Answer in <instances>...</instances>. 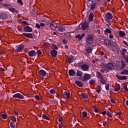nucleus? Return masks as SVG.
Returning <instances> with one entry per match:
<instances>
[{
  "label": "nucleus",
  "instance_id": "obj_17",
  "mask_svg": "<svg viewBox=\"0 0 128 128\" xmlns=\"http://www.w3.org/2000/svg\"><path fill=\"white\" fill-rule=\"evenodd\" d=\"M85 52L88 54H92V48L90 46H88L86 48Z\"/></svg>",
  "mask_w": 128,
  "mask_h": 128
},
{
  "label": "nucleus",
  "instance_id": "obj_33",
  "mask_svg": "<svg viewBox=\"0 0 128 128\" xmlns=\"http://www.w3.org/2000/svg\"><path fill=\"white\" fill-rule=\"evenodd\" d=\"M42 118L44 120H50V118H48V116H46V114H42Z\"/></svg>",
  "mask_w": 128,
  "mask_h": 128
},
{
  "label": "nucleus",
  "instance_id": "obj_2",
  "mask_svg": "<svg viewBox=\"0 0 128 128\" xmlns=\"http://www.w3.org/2000/svg\"><path fill=\"white\" fill-rule=\"evenodd\" d=\"M85 38L86 42L88 44H92L94 42V36L92 35L88 34Z\"/></svg>",
  "mask_w": 128,
  "mask_h": 128
},
{
  "label": "nucleus",
  "instance_id": "obj_58",
  "mask_svg": "<svg viewBox=\"0 0 128 128\" xmlns=\"http://www.w3.org/2000/svg\"><path fill=\"white\" fill-rule=\"evenodd\" d=\"M120 114H122V113L120 112H117L116 113L114 116H120Z\"/></svg>",
  "mask_w": 128,
  "mask_h": 128
},
{
  "label": "nucleus",
  "instance_id": "obj_60",
  "mask_svg": "<svg viewBox=\"0 0 128 128\" xmlns=\"http://www.w3.org/2000/svg\"><path fill=\"white\" fill-rule=\"evenodd\" d=\"M34 98L36 100H40V96L38 95L35 96Z\"/></svg>",
  "mask_w": 128,
  "mask_h": 128
},
{
  "label": "nucleus",
  "instance_id": "obj_59",
  "mask_svg": "<svg viewBox=\"0 0 128 128\" xmlns=\"http://www.w3.org/2000/svg\"><path fill=\"white\" fill-rule=\"evenodd\" d=\"M123 44H126V46H128V42H126V40H123Z\"/></svg>",
  "mask_w": 128,
  "mask_h": 128
},
{
  "label": "nucleus",
  "instance_id": "obj_53",
  "mask_svg": "<svg viewBox=\"0 0 128 128\" xmlns=\"http://www.w3.org/2000/svg\"><path fill=\"white\" fill-rule=\"evenodd\" d=\"M36 26L37 28H40V25L38 24H36Z\"/></svg>",
  "mask_w": 128,
  "mask_h": 128
},
{
  "label": "nucleus",
  "instance_id": "obj_40",
  "mask_svg": "<svg viewBox=\"0 0 128 128\" xmlns=\"http://www.w3.org/2000/svg\"><path fill=\"white\" fill-rule=\"evenodd\" d=\"M50 92L51 94H56V90L54 89H51L50 90Z\"/></svg>",
  "mask_w": 128,
  "mask_h": 128
},
{
  "label": "nucleus",
  "instance_id": "obj_18",
  "mask_svg": "<svg viewBox=\"0 0 128 128\" xmlns=\"http://www.w3.org/2000/svg\"><path fill=\"white\" fill-rule=\"evenodd\" d=\"M116 78H118V80H127L126 76H119L118 74H116Z\"/></svg>",
  "mask_w": 128,
  "mask_h": 128
},
{
  "label": "nucleus",
  "instance_id": "obj_42",
  "mask_svg": "<svg viewBox=\"0 0 128 128\" xmlns=\"http://www.w3.org/2000/svg\"><path fill=\"white\" fill-rule=\"evenodd\" d=\"M18 2L19 3L20 6H24V2H22V0H17Z\"/></svg>",
  "mask_w": 128,
  "mask_h": 128
},
{
  "label": "nucleus",
  "instance_id": "obj_19",
  "mask_svg": "<svg viewBox=\"0 0 128 128\" xmlns=\"http://www.w3.org/2000/svg\"><path fill=\"white\" fill-rule=\"evenodd\" d=\"M22 36H26V38H33L34 36H32V34L30 33H24L22 34Z\"/></svg>",
  "mask_w": 128,
  "mask_h": 128
},
{
  "label": "nucleus",
  "instance_id": "obj_56",
  "mask_svg": "<svg viewBox=\"0 0 128 128\" xmlns=\"http://www.w3.org/2000/svg\"><path fill=\"white\" fill-rule=\"evenodd\" d=\"M62 42H64V44H68V40H66V39H64Z\"/></svg>",
  "mask_w": 128,
  "mask_h": 128
},
{
  "label": "nucleus",
  "instance_id": "obj_54",
  "mask_svg": "<svg viewBox=\"0 0 128 128\" xmlns=\"http://www.w3.org/2000/svg\"><path fill=\"white\" fill-rule=\"evenodd\" d=\"M102 124H103L104 126H106V124H108V122H106V120H104L103 121Z\"/></svg>",
  "mask_w": 128,
  "mask_h": 128
},
{
  "label": "nucleus",
  "instance_id": "obj_43",
  "mask_svg": "<svg viewBox=\"0 0 128 128\" xmlns=\"http://www.w3.org/2000/svg\"><path fill=\"white\" fill-rule=\"evenodd\" d=\"M9 10H10V12H16V9H14V8H9Z\"/></svg>",
  "mask_w": 128,
  "mask_h": 128
},
{
  "label": "nucleus",
  "instance_id": "obj_25",
  "mask_svg": "<svg viewBox=\"0 0 128 128\" xmlns=\"http://www.w3.org/2000/svg\"><path fill=\"white\" fill-rule=\"evenodd\" d=\"M75 84L78 86H79V88H82L83 86V84L82 83V82H80V81H76L75 82Z\"/></svg>",
  "mask_w": 128,
  "mask_h": 128
},
{
  "label": "nucleus",
  "instance_id": "obj_11",
  "mask_svg": "<svg viewBox=\"0 0 128 128\" xmlns=\"http://www.w3.org/2000/svg\"><path fill=\"white\" fill-rule=\"evenodd\" d=\"M85 36H86L85 34H78L76 35L75 36V38H78V40H82L83 38H84Z\"/></svg>",
  "mask_w": 128,
  "mask_h": 128
},
{
  "label": "nucleus",
  "instance_id": "obj_23",
  "mask_svg": "<svg viewBox=\"0 0 128 128\" xmlns=\"http://www.w3.org/2000/svg\"><path fill=\"white\" fill-rule=\"evenodd\" d=\"M50 26L53 30H56V28H58V24L56 23H51Z\"/></svg>",
  "mask_w": 128,
  "mask_h": 128
},
{
  "label": "nucleus",
  "instance_id": "obj_34",
  "mask_svg": "<svg viewBox=\"0 0 128 128\" xmlns=\"http://www.w3.org/2000/svg\"><path fill=\"white\" fill-rule=\"evenodd\" d=\"M82 116L84 118H86L88 116V112H82Z\"/></svg>",
  "mask_w": 128,
  "mask_h": 128
},
{
  "label": "nucleus",
  "instance_id": "obj_45",
  "mask_svg": "<svg viewBox=\"0 0 128 128\" xmlns=\"http://www.w3.org/2000/svg\"><path fill=\"white\" fill-rule=\"evenodd\" d=\"M105 88L106 90H110V84H106L105 85Z\"/></svg>",
  "mask_w": 128,
  "mask_h": 128
},
{
  "label": "nucleus",
  "instance_id": "obj_13",
  "mask_svg": "<svg viewBox=\"0 0 128 128\" xmlns=\"http://www.w3.org/2000/svg\"><path fill=\"white\" fill-rule=\"evenodd\" d=\"M24 48V44H20L16 49V51L17 52H22Z\"/></svg>",
  "mask_w": 128,
  "mask_h": 128
},
{
  "label": "nucleus",
  "instance_id": "obj_32",
  "mask_svg": "<svg viewBox=\"0 0 128 128\" xmlns=\"http://www.w3.org/2000/svg\"><path fill=\"white\" fill-rule=\"evenodd\" d=\"M80 96L83 98H88V96L85 93H81Z\"/></svg>",
  "mask_w": 128,
  "mask_h": 128
},
{
  "label": "nucleus",
  "instance_id": "obj_50",
  "mask_svg": "<svg viewBox=\"0 0 128 128\" xmlns=\"http://www.w3.org/2000/svg\"><path fill=\"white\" fill-rule=\"evenodd\" d=\"M94 110L95 112H96V113L98 112V108H96V106H94Z\"/></svg>",
  "mask_w": 128,
  "mask_h": 128
},
{
  "label": "nucleus",
  "instance_id": "obj_6",
  "mask_svg": "<svg viewBox=\"0 0 128 128\" xmlns=\"http://www.w3.org/2000/svg\"><path fill=\"white\" fill-rule=\"evenodd\" d=\"M106 68L107 70H114V65L112 63L110 62L106 64Z\"/></svg>",
  "mask_w": 128,
  "mask_h": 128
},
{
  "label": "nucleus",
  "instance_id": "obj_4",
  "mask_svg": "<svg viewBox=\"0 0 128 128\" xmlns=\"http://www.w3.org/2000/svg\"><path fill=\"white\" fill-rule=\"evenodd\" d=\"M0 18L4 20H7V18H8V15L4 12H0Z\"/></svg>",
  "mask_w": 128,
  "mask_h": 128
},
{
  "label": "nucleus",
  "instance_id": "obj_46",
  "mask_svg": "<svg viewBox=\"0 0 128 128\" xmlns=\"http://www.w3.org/2000/svg\"><path fill=\"white\" fill-rule=\"evenodd\" d=\"M12 122H16V117L12 116L11 117Z\"/></svg>",
  "mask_w": 128,
  "mask_h": 128
},
{
  "label": "nucleus",
  "instance_id": "obj_63",
  "mask_svg": "<svg viewBox=\"0 0 128 128\" xmlns=\"http://www.w3.org/2000/svg\"><path fill=\"white\" fill-rule=\"evenodd\" d=\"M54 50H58V46H56V45H54Z\"/></svg>",
  "mask_w": 128,
  "mask_h": 128
},
{
  "label": "nucleus",
  "instance_id": "obj_31",
  "mask_svg": "<svg viewBox=\"0 0 128 128\" xmlns=\"http://www.w3.org/2000/svg\"><path fill=\"white\" fill-rule=\"evenodd\" d=\"M83 73L80 70H78L76 74V76H82Z\"/></svg>",
  "mask_w": 128,
  "mask_h": 128
},
{
  "label": "nucleus",
  "instance_id": "obj_30",
  "mask_svg": "<svg viewBox=\"0 0 128 128\" xmlns=\"http://www.w3.org/2000/svg\"><path fill=\"white\" fill-rule=\"evenodd\" d=\"M120 74H126V76H128V70L126 69L122 70L120 73Z\"/></svg>",
  "mask_w": 128,
  "mask_h": 128
},
{
  "label": "nucleus",
  "instance_id": "obj_49",
  "mask_svg": "<svg viewBox=\"0 0 128 128\" xmlns=\"http://www.w3.org/2000/svg\"><path fill=\"white\" fill-rule=\"evenodd\" d=\"M66 96L67 99L70 98V94L69 92H67L66 94Z\"/></svg>",
  "mask_w": 128,
  "mask_h": 128
},
{
  "label": "nucleus",
  "instance_id": "obj_14",
  "mask_svg": "<svg viewBox=\"0 0 128 128\" xmlns=\"http://www.w3.org/2000/svg\"><path fill=\"white\" fill-rule=\"evenodd\" d=\"M50 54L52 58H56V55L58 54V51L56 50H52L50 51Z\"/></svg>",
  "mask_w": 128,
  "mask_h": 128
},
{
  "label": "nucleus",
  "instance_id": "obj_47",
  "mask_svg": "<svg viewBox=\"0 0 128 128\" xmlns=\"http://www.w3.org/2000/svg\"><path fill=\"white\" fill-rule=\"evenodd\" d=\"M105 31L107 34H112V30L108 28H106Z\"/></svg>",
  "mask_w": 128,
  "mask_h": 128
},
{
  "label": "nucleus",
  "instance_id": "obj_35",
  "mask_svg": "<svg viewBox=\"0 0 128 128\" xmlns=\"http://www.w3.org/2000/svg\"><path fill=\"white\" fill-rule=\"evenodd\" d=\"M111 46H114V48H116V43L114 41H111Z\"/></svg>",
  "mask_w": 128,
  "mask_h": 128
},
{
  "label": "nucleus",
  "instance_id": "obj_29",
  "mask_svg": "<svg viewBox=\"0 0 128 128\" xmlns=\"http://www.w3.org/2000/svg\"><path fill=\"white\" fill-rule=\"evenodd\" d=\"M119 36L120 38L126 36V32H124L122 30H120L119 32Z\"/></svg>",
  "mask_w": 128,
  "mask_h": 128
},
{
  "label": "nucleus",
  "instance_id": "obj_8",
  "mask_svg": "<svg viewBox=\"0 0 128 128\" xmlns=\"http://www.w3.org/2000/svg\"><path fill=\"white\" fill-rule=\"evenodd\" d=\"M89 68L90 67L88 64H84L81 66V69L82 70H84V72H88Z\"/></svg>",
  "mask_w": 128,
  "mask_h": 128
},
{
  "label": "nucleus",
  "instance_id": "obj_37",
  "mask_svg": "<svg viewBox=\"0 0 128 128\" xmlns=\"http://www.w3.org/2000/svg\"><path fill=\"white\" fill-rule=\"evenodd\" d=\"M120 90V85L118 84L117 87L114 88V92H118Z\"/></svg>",
  "mask_w": 128,
  "mask_h": 128
},
{
  "label": "nucleus",
  "instance_id": "obj_39",
  "mask_svg": "<svg viewBox=\"0 0 128 128\" xmlns=\"http://www.w3.org/2000/svg\"><path fill=\"white\" fill-rule=\"evenodd\" d=\"M14 122H10V126L12 128H16V125H14Z\"/></svg>",
  "mask_w": 128,
  "mask_h": 128
},
{
  "label": "nucleus",
  "instance_id": "obj_21",
  "mask_svg": "<svg viewBox=\"0 0 128 128\" xmlns=\"http://www.w3.org/2000/svg\"><path fill=\"white\" fill-rule=\"evenodd\" d=\"M74 56H70L68 58L67 62L68 64H72V62H74Z\"/></svg>",
  "mask_w": 128,
  "mask_h": 128
},
{
  "label": "nucleus",
  "instance_id": "obj_27",
  "mask_svg": "<svg viewBox=\"0 0 128 128\" xmlns=\"http://www.w3.org/2000/svg\"><path fill=\"white\" fill-rule=\"evenodd\" d=\"M64 30H66V27L64 26H60L58 30V32H64Z\"/></svg>",
  "mask_w": 128,
  "mask_h": 128
},
{
  "label": "nucleus",
  "instance_id": "obj_16",
  "mask_svg": "<svg viewBox=\"0 0 128 128\" xmlns=\"http://www.w3.org/2000/svg\"><path fill=\"white\" fill-rule=\"evenodd\" d=\"M28 55L29 56H36V52L34 50H31L28 52Z\"/></svg>",
  "mask_w": 128,
  "mask_h": 128
},
{
  "label": "nucleus",
  "instance_id": "obj_44",
  "mask_svg": "<svg viewBox=\"0 0 128 128\" xmlns=\"http://www.w3.org/2000/svg\"><path fill=\"white\" fill-rule=\"evenodd\" d=\"M106 116H108V118H112V114H110V112H108L106 113Z\"/></svg>",
  "mask_w": 128,
  "mask_h": 128
},
{
  "label": "nucleus",
  "instance_id": "obj_41",
  "mask_svg": "<svg viewBox=\"0 0 128 128\" xmlns=\"http://www.w3.org/2000/svg\"><path fill=\"white\" fill-rule=\"evenodd\" d=\"M90 84H96V80H90L89 82Z\"/></svg>",
  "mask_w": 128,
  "mask_h": 128
},
{
  "label": "nucleus",
  "instance_id": "obj_55",
  "mask_svg": "<svg viewBox=\"0 0 128 128\" xmlns=\"http://www.w3.org/2000/svg\"><path fill=\"white\" fill-rule=\"evenodd\" d=\"M110 100H111V102H112V104H116V100H114V98H111Z\"/></svg>",
  "mask_w": 128,
  "mask_h": 128
},
{
  "label": "nucleus",
  "instance_id": "obj_48",
  "mask_svg": "<svg viewBox=\"0 0 128 128\" xmlns=\"http://www.w3.org/2000/svg\"><path fill=\"white\" fill-rule=\"evenodd\" d=\"M36 52L38 54H39V56H40V54H42V50H38Z\"/></svg>",
  "mask_w": 128,
  "mask_h": 128
},
{
  "label": "nucleus",
  "instance_id": "obj_22",
  "mask_svg": "<svg viewBox=\"0 0 128 128\" xmlns=\"http://www.w3.org/2000/svg\"><path fill=\"white\" fill-rule=\"evenodd\" d=\"M121 64H122V66L120 68V70H124V68H125L126 66V62H124V60H121Z\"/></svg>",
  "mask_w": 128,
  "mask_h": 128
},
{
  "label": "nucleus",
  "instance_id": "obj_3",
  "mask_svg": "<svg viewBox=\"0 0 128 128\" xmlns=\"http://www.w3.org/2000/svg\"><path fill=\"white\" fill-rule=\"evenodd\" d=\"M88 22H85L82 24H80L79 26L80 28V29L82 30H88Z\"/></svg>",
  "mask_w": 128,
  "mask_h": 128
},
{
  "label": "nucleus",
  "instance_id": "obj_24",
  "mask_svg": "<svg viewBox=\"0 0 128 128\" xmlns=\"http://www.w3.org/2000/svg\"><path fill=\"white\" fill-rule=\"evenodd\" d=\"M111 42L112 40L108 39H105L104 40V44H106L107 46H110V44H112Z\"/></svg>",
  "mask_w": 128,
  "mask_h": 128
},
{
  "label": "nucleus",
  "instance_id": "obj_20",
  "mask_svg": "<svg viewBox=\"0 0 128 128\" xmlns=\"http://www.w3.org/2000/svg\"><path fill=\"white\" fill-rule=\"evenodd\" d=\"M76 73L73 70H68V74L70 76H74Z\"/></svg>",
  "mask_w": 128,
  "mask_h": 128
},
{
  "label": "nucleus",
  "instance_id": "obj_51",
  "mask_svg": "<svg viewBox=\"0 0 128 128\" xmlns=\"http://www.w3.org/2000/svg\"><path fill=\"white\" fill-rule=\"evenodd\" d=\"M58 120L59 122H62L64 121V119H62V117H60L58 119Z\"/></svg>",
  "mask_w": 128,
  "mask_h": 128
},
{
  "label": "nucleus",
  "instance_id": "obj_5",
  "mask_svg": "<svg viewBox=\"0 0 128 128\" xmlns=\"http://www.w3.org/2000/svg\"><path fill=\"white\" fill-rule=\"evenodd\" d=\"M14 98H19L20 100H24V96L20 93H17L12 96Z\"/></svg>",
  "mask_w": 128,
  "mask_h": 128
},
{
  "label": "nucleus",
  "instance_id": "obj_36",
  "mask_svg": "<svg viewBox=\"0 0 128 128\" xmlns=\"http://www.w3.org/2000/svg\"><path fill=\"white\" fill-rule=\"evenodd\" d=\"M100 84H106V80H104V78H102V79H100Z\"/></svg>",
  "mask_w": 128,
  "mask_h": 128
},
{
  "label": "nucleus",
  "instance_id": "obj_12",
  "mask_svg": "<svg viewBox=\"0 0 128 128\" xmlns=\"http://www.w3.org/2000/svg\"><path fill=\"white\" fill-rule=\"evenodd\" d=\"M23 30L24 32H32V28L30 26H27L26 28H24Z\"/></svg>",
  "mask_w": 128,
  "mask_h": 128
},
{
  "label": "nucleus",
  "instance_id": "obj_28",
  "mask_svg": "<svg viewBox=\"0 0 128 128\" xmlns=\"http://www.w3.org/2000/svg\"><path fill=\"white\" fill-rule=\"evenodd\" d=\"M96 74L98 78H100V80L104 78V76L101 74L100 72H97Z\"/></svg>",
  "mask_w": 128,
  "mask_h": 128
},
{
  "label": "nucleus",
  "instance_id": "obj_10",
  "mask_svg": "<svg viewBox=\"0 0 128 128\" xmlns=\"http://www.w3.org/2000/svg\"><path fill=\"white\" fill-rule=\"evenodd\" d=\"M90 78H92L90 76V74H86L84 76L82 82H86V80H88L90 79Z\"/></svg>",
  "mask_w": 128,
  "mask_h": 128
},
{
  "label": "nucleus",
  "instance_id": "obj_7",
  "mask_svg": "<svg viewBox=\"0 0 128 128\" xmlns=\"http://www.w3.org/2000/svg\"><path fill=\"white\" fill-rule=\"evenodd\" d=\"M104 18H106V20H112V18H114V16H112V14L109 12L105 14Z\"/></svg>",
  "mask_w": 128,
  "mask_h": 128
},
{
  "label": "nucleus",
  "instance_id": "obj_64",
  "mask_svg": "<svg viewBox=\"0 0 128 128\" xmlns=\"http://www.w3.org/2000/svg\"><path fill=\"white\" fill-rule=\"evenodd\" d=\"M125 60L126 62L128 64V56H126L125 58Z\"/></svg>",
  "mask_w": 128,
  "mask_h": 128
},
{
  "label": "nucleus",
  "instance_id": "obj_9",
  "mask_svg": "<svg viewBox=\"0 0 128 128\" xmlns=\"http://www.w3.org/2000/svg\"><path fill=\"white\" fill-rule=\"evenodd\" d=\"M38 74H40V76H41L44 77L46 76V72L44 70H39L38 72Z\"/></svg>",
  "mask_w": 128,
  "mask_h": 128
},
{
  "label": "nucleus",
  "instance_id": "obj_15",
  "mask_svg": "<svg viewBox=\"0 0 128 128\" xmlns=\"http://www.w3.org/2000/svg\"><path fill=\"white\" fill-rule=\"evenodd\" d=\"M94 14L92 12H90L88 16V22L90 23V22H92L94 20Z\"/></svg>",
  "mask_w": 128,
  "mask_h": 128
},
{
  "label": "nucleus",
  "instance_id": "obj_61",
  "mask_svg": "<svg viewBox=\"0 0 128 128\" xmlns=\"http://www.w3.org/2000/svg\"><path fill=\"white\" fill-rule=\"evenodd\" d=\"M44 26H46L45 24H42V23L40 24V26H42V28H44Z\"/></svg>",
  "mask_w": 128,
  "mask_h": 128
},
{
  "label": "nucleus",
  "instance_id": "obj_57",
  "mask_svg": "<svg viewBox=\"0 0 128 128\" xmlns=\"http://www.w3.org/2000/svg\"><path fill=\"white\" fill-rule=\"evenodd\" d=\"M22 24H25V25L28 24V22H26V21H22Z\"/></svg>",
  "mask_w": 128,
  "mask_h": 128
},
{
  "label": "nucleus",
  "instance_id": "obj_26",
  "mask_svg": "<svg viewBox=\"0 0 128 128\" xmlns=\"http://www.w3.org/2000/svg\"><path fill=\"white\" fill-rule=\"evenodd\" d=\"M2 6H4V8H8V10H9L10 8H12V5L8 4H2Z\"/></svg>",
  "mask_w": 128,
  "mask_h": 128
},
{
  "label": "nucleus",
  "instance_id": "obj_1",
  "mask_svg": "<svg viewBox=\"0 0 128 128\" xmlns=\"http://www.w3.org/2000/svg\"><path fill=\"white\" fill-rule=\"evenodd\" d=\"M96 0H88L87 6H90V10H92L96 6Z\"/></svg>",
  "mask_w": 128,
  "mask_h": 128
},
{
  "label": "nucleus",
  "instance_id": "obj_52",
  "mask_svg": "<svg viewBox=\"0 0 128 128\" xmlns=\"http://www.w3.org/2000/svg\"><path fill=\"white\" fill-rule=\"evenodd\" d=\"M100 86H98V90H96V92H98V94H100Z\"/></svg>",
  "mask_w": 128,
  "mask_h": 128
},
{
  "label": "nucleus",
  "instance_id": "obj_38",
  "mask_svg": "<svg viewBox=\"0 0 128 128\" xmlns=\"http://www.w3.org/2000/svg\"><path fill=\"white\" fill-rule=\"evenodd\" d=\"M1 116L3 120H6L8 118V115L6 114H2Z\"/></svg>",
  "mask_w": 128,
  "mask_h": 128
},
{
  "label": "nucleus",
  "instance_id": "obj_62",
  "mask_svg": "<svg viewBox=\"0 0 128 128\" xmlns=\"http://www.w3.org/2000/svg\"><path fill=\"white\" fill-rule=\"evenodd\" d=\"M102 114L103 116H106V111L102 112Z\"/></svg>",
  "mask_w": 128,
  "mask_h": 128
}]
</instances>
